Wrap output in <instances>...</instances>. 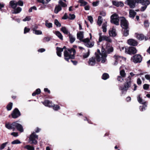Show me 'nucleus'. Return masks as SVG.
I'll return each mask as SVG.
<instances>
[{"mask_svg":"<svg viewBox=\"0 0 150 150\" xmlns=\"http://www.w3.org/2000/svg\"><path fill=\"white\" fill-rule=\"evenodd\" d=\"M97 52L98 53L96 54V53L97 61L99 62L101 60L102 63H104L106 60V58L107 56V55L106 53V51L103 48V47L102 46L101 53L100 52V50L98 49V50Z\"/></svg>","mask_w":150,"mask_h":150,"instance_id":"obj_1","label":"nucleus"},{"mask_svg":"<svg viewBox=\"0 0 150 150\" xmlns=\"http://www.w3.org/2000/svg\"><path fill=\"white\" fill-rule=\"evenodd\" d=\"M76 52L75 50L73 48L65 50L64 52V59L67 61H68L69 59H74Z\"/></svg>","mask_w":150,"mask_h":150,"instance_id":"obj_2","label":"nucleus"},{"mask_svg":"<svg viewBox=\"0 0 150 150\" xmlns=\"http://www.w3.org/2000/svg\"><path fill=\"white\" fill-rule=\"evenodd\" d=\"M131 78L129 76L126 79V82L124 83V86H121L119 87V89L122 91V93L125 92H126L131 86Z\"/></svg>","mask_w":150,"mask_h":150,"instance_id":"obj_3","label":"nucleus"},{"mask_svg":"<svg viewBox=\"0 0 150 150\" xmlns=\"http://www.w3.org/2000/svg\"><path fill=\"white\" fill-rule=\"evenodd\" d=\"M110 22L111 23L116 25H119V17L118 15L115 13L112 14L110 17Z\"/></svg>","mask_w":150,"mask_h":150,"instance_id":"obj_4","label":"nucleus"},{"mask_svg":"<svg viewBox=\"0 0 150 150\" xmlns=\"http://www.w3.org/2000/svg\"><path fill=\"white\" fill-rule=\"evenodd\" d=\"M42 103L46 106L51 107L53 106V109L55 110H57L60 109L59 106L57 105H54L51 102H50L48 100H45L43 102H42Z\"/></svg>","mask_w":150,"mask_h":150,"instance_id":"obj_5","label":"nucleus"},{"mask_svg":"<svg viewBox=\"0 0 150 150\" xmlns=\"http://www.w3.org/2000/svg\"><path fill=\"white\" fill-rule=\"evenodd\" d=\"M36 139H38V136L36 135L34 132H33L30 136L29 141L30 144H36L38 143L37 141L35 140Z\"/></svg>","mask_w":150,"mask_h":150,"instance_id":"obj_6","label":"nucleus"},{"mask_svg":"<svg viewBox=\"0 0 150 150\" xmlns=\"http://www.w3.org/2000/svg\"><path fill=\"white\" fill-rule=\"evenodd\" d=\"M137 50L135 47H130L125 48V52L129 54H134L137 52Z\"/></svg>","mask_w":150,"mask_h":150,"instance_id":"obj_7","label":"nucleus"},{"mask_svg":"<svg viewBox=\"0 0 150 150\" xmlns=\"http://www.w3.org/2000/svg\"><path fill=\"white\" fill-rule=\"evenodd\" d=\"M131 60L134 63H140L142 60L141 56L139 54H136L131 58Z\"/></svg>","mask_w":150,"mask_h":150,"instance_id":"obj_8","label":"nucleus"},{"mask_svg":"<svg viewBox=\"0 0 150 150\" xmlns=\"http://www.w3.org/2000/svg\"><path fill=\"white\" fill-rule=\"evenodd\" d=\"M121 27L124 29L128 28V22L124 17H122L121 20Z\"/></svg>","mask_w":150,"mask_h":150,"instance_id":"obj_9","label":"nucleus"},{"mask_svg":"<svg viewBox=\"0 0 150 150\" xmlns=\"http://www.w3.org/2000/svg\"><path fill=\"white\" fill-rule=\"evenodd\" d=\"M83 42L84 43L85 45L88 47H92L94 45V42H90L88 38L84 39Z\"/></svg>","mask_w":150,"mask_h":150,"instance_id":"obj_10","label":"nucleus"},{"mask_svg":"<svg viewBox=\"0 0 150 150\" xmlns=\"http://www.w3.org/2000/svg\"><path fill=\"white\" fill-rule=\"evenodd\" d=\"M113 58L114 59L115 61L113 63V65L115 66L117 65L118 62L120 61H121L123 59L122 57L117 54L115 55L114 56Z\"/></svg>","mask_w":150,"mask_h":150,"instance_id":"obj_11","label":"nucleus"},{"mask_svg":"<svg viewBox=\"0 0 150 150\" xmlns=\"http://www.w3.org/2000/svg\"><path fill=\"white\" fill-rule=\"evenodd\" d=\"M12 117L16 118L20 115V113L17 108H15L11 114Z\"/></svg>","mask_w":150,"mask_h":150,"instance_id":"obj_12","label":"nucleus"},{"mask_svg":"<svg viewBox=\"0 0 150 150\" xmlns=\"http://www.w3.org/2000/svg\"><path fill=\"white\" fill-rule=\"evenodd\" d=\"M12 125L14 126L15 128L16 127L18 131L21 132H22L23 131V129L22 126L21 124L17 123V122H15L13 123H12Z\"/></svg>","mask_w":150,"mask_h":150,"instance_id":"obj_13","label":"nucleus"},{"mask_svg":"<svg viewBox=\"0 0 150 150\" xmlns=\"http://www.w3.org/2000/svg\"><path fill=\"white\" fill-rule=\"evenodd\" d=\"M125 2L131 8H134L136 2L133 0L126 1Z\"/></svg>","mask_w":150,"mask_h":150,"instance_id":"obj_14","label":"nucleus"},{"mask_svg":"<svg viewBox=\"0 0 150 150\" xmlns=\"http://www.w3.org/2000/svg\"><path fill=\"white\" fill-rule=\"evenodd\" d=\"M128 44L129 45L136 46L137 45V42L135 40L130 39L127 40Z\"/></svg>","mask_w":150,"mask_h":150,"instance_id":"obj_15","label":"nucleus"},{"mask_svg":"<svg viewBox=\"0 0 150 150\" xmlns=\"http://www.w3.org/2000/svg\"><path fill=\"white\" fill-rule=\"evenodd\" d=\"M84 32L83 31H79L77 34V38L80 41L83 42Z\"/></svg>","mask_w":150,"mask_h":150,"instance_id":"obj_16","label":"nucleus"},{"mask_svg":"<svg viewBox=\"0 0 150 150\" xmlns=\"http://www.w3.org/2000/svg\"><path fill=\"white\" fill-rule=\"evenodd\" d=\"M106 51L107 53H109L113 51V47L110 45V44H107L106 47Z\"/></svg>","mask_w":150,"mask_h":150,"instance_id":"obj_17","label":"nucleus"},{"mask_svg":"<svg viewBox=\"0 0 150 150\" xmlns=\"http://www.w3.org/2000/svg\"><path fill=\"white\" fill-rule=\"evenodd\" d=\"M109 33L110 36L115 37L116 35V30L114 27L110 29Z\"/></svg>","mask_w":150,"mask_h":150,"instance_id":"obj_18","label":"nucleus"},{"mask_svg":"<svg viewBox=\"0 0 150 150\" xmlns=\"http://www.w3.org/2000/svg\"><path fill=\"white\" fill-rule=\"evenodd\" d=\"M113 4L117 7H122L124 6V4L121 1H112Z\"/></svg>","mask_w":150,"mask_h":150,"instance_id":"obj_19","label":"nucleus"},{"mask_svg":"<svg viewBox=\"0 0 150 150\" xmlns=\"http://www.w3.org/2000/svg\"><path fill=\"white\" fill-rule=\"evenodd\" d=\"M123 67H125V66L122 65L121 66L120 68V74L121 76L123 77H125L126 76V74L124 70V69H122Z\"/></svg>","mask_w":150,"mask_h":150,"instance_id":"obj_20","label":"nucleus"},{"mask_svg":"<svg viewBox=\"0 0 150 150\" xmlns=\"http://www.w3.org/2000/svg\"><path fill=\"white\" fill-rule=\"evenodd\" d=\"M135 36L137 39L140 40H144L145 38V36L142 34L136 33Z\"/></svg>","mask_w":150,"mask_h":150,"instance_id":"obj_21","label":"nucleus"},{"mask_svg":"<svg viewBox=\"0 0 150 150\" xmlns=\"http://www.w3.org/2000/svg\"><path fill=\"white\" fill-rule=\"evenodd\" d=\"M56 50L57 55L59 57H61L62 56L61 52L63 51V49L57 47H56Z\"/></svg>","mask_w":150,"mask_h":150,"instance_id":"obj_22","label":"nucleus"},{"mask_svg":"<svg viewBox=\"0 0 150 150\" xmlns=\"http://www.w3.org/2000/svg\"><path fill=\"white\" fill-rule=\"evenodd\" d=\"M10 5L13 9H15L17 6V3L14 1H11L10 2Z\"/></svg>","mask_w":150,"mask_h":150,"instance_id":"obj_23","label":"nucleus"},{"mask_svg":"<svg viewBox=\"0 0 150 150\" xmlns=\"http://www.w3.org/2000/svg\"><path fill=\"white\" fill-rule=\"evenodd\" d=\"M136 14V12L132 9H131L129 11V17L130 18H133Z\"/></svg>","mask_w":150,"mask_h":150,"instance_id":"obj_24","label":"nucleus"},{"mask_svg":"<svg viewBox=\"0 0 150 150\" xmlns=\"http://www.w3.org/2000/svg\"><path fill=\"white\" fill-rule=\"evenodd\" d=\"M89 64L91 66H93L95 64V58L92 57L90 58L89 61Z\"/></svg>","mask_w":150,"mask_h":150,"instance_id":"obj_25","label":"nucleus"},{"mask_svg":"<svg viewBox=\"0 0 150 150\" xmlns=\"http://www.w3.org/2000/svg\"><path fill=\"white\" fill-rule=\"evenodd\" d=\"M5 127L8 129H13V130L15 129V127L12 125V124L11 125L9 123H6L5 124Z\"/></svg>","mask_w":150,"mask_h":150,"instance_id":"obj_26","label":"nucleus"},{"mask_svg":"<svg viewBox=\"0 0 150 150\" xmlns=\"http://www.w3.org/2000/svg\"><path fill=\"white\" fill-rule=\"evenodd\" d=\"M62 9L61 6L60 5H57L56 6L54 10V13H57L59 12Z\"/></svg>","mask_w":150,"mask_h":150,"instance_id":"obj_27","label":"nucleus"},{"mask_svg":"<svg viewBox=\"0 0 150 150\" xmlns=\"http://www.w3.org/2000/svg\"><path fill=\"white\" fill-rule=\"evenodd\" d=\"M141 3L143 6H146L147 7V6L150 4V2L148 0H142Z\"/></svg>","mask_w":150,"mask_h":150,"instance_id":"obj_28","label":"nucleus"},{"mask_svg":"<svg viewBox=\"0 0 150 150\" xmlns=\"http://www.w3.org/2000/svg\"><path fill=\"white\" fill-rule=\"evenodd\" d=\"M24 147L28 150H35V148L34 146L29 145L25 146Z\"/></svg>","mask_w":150,"mask_h":150,"instance_id":"obj_29","label":"nucleus"},{"mask_svg":"<svg viewBox=\"0 0 150 150\" xmlns=\"http://www.w3.org/2000/svg\"><path fill=\"white\" fill-rule=\"evenodd\" d=\"M45 25L46 27L48 28H50L52 27V24L51 23H49L48 20L45 21Z\"/></svg>","mask_w":150,"mask_h":150,"instance_id":"obj_30","label":"nucleus"},{"mask_svg":"<svg viewBox=\"0 0 150 150\" xmlns=\"http://www.w3.org/2000/svg\"><path fill=\"white\" fill-rule=\"evenodd\" d=\"M107 22L104 23L102 25V27L103 29V32H106L107 31Z\"/></svg>","mask_w":150,"mask_h":150,"instance_id":"obj_31","label":"nucleus"},{"mask_svg":"<svg viewBox=\"0 0 150 150\" xmlns=\"http://www.w3.org/2000/svg\"><path fill=\"white\" fill-rule=\"evenodd\" d=\"M55 34L60 39L62 40H63V36L59 32L57 31L55 32Z\"/></svg>","mask_w":150,"mask_h":150,"instance_id":"obj_32","label":"nucleus"},{"mask_svg":"<svg viewBox=\"0 0 150 150\" xmlns=\"http://www.w3.org/2000/svg\"><path fill=\"white\" fill-rule=\"evenodd\" d=\"M22 10L21 8L18 7L14 9V11L12 12L13 13H19Z\"/></svg>","mask_w":150,"mask_h":150,"instance_id":"obj_33","label":"nucleus"},{"mask_svg":"<svg viewBox=\"0 0 150 150\" xmlns=\"http://www.w3.org/2000/svg\"><path fill=\"white\" fill-rule=\"evenodd\" d=\"M70 42L71 43H73L75 40V38L71 34H69V35Z\"/></svg>","mask_w":150,"mask_h":150,"instance_id":"obj_34","label":"nucleus"},{"mask_svg":"<svg viewBox=\"0 0 150 150\" xmlns=\"http://www.w3.org/2000/svg\"><path fill=\"white\" fill-rule=\"evenodd\" d=\"M103 22V19L100 16H99L98 18L97 23L98 25L100 26Z\"/></svg>","mask_w":150,"mask_h":150,"instance_id":"obj_35","label":"nucleus"},{"mask_svg":"<svg viewBox=\"0 0 150 150\" xmlns=\"http://www.w3.org/2000/svg\"><path fill=\"white\" fill-rule=\"evenodd\" d=\"M61 30L65 34H67L68 33V31L64 27H62Z\"/></svg>","mask_w":150,"mask_h":150,"instance_id":"obj_36","label":"nucleus"},{"mask_svg":"<svg viewBox=\"0 0 150 150\" xmlns=\"http://www.w3.org/2000/svg\"><path fill=\"white\" fill-rule=\"evenodd\" d=\"M137 100L139 103L142 104H144L145 103V102H144L142 99L140 98V95H139L137 96Z\"/></svg>","mask_w":150,"mask_h":150,"instance_id":"obj_37","label":"nucleus"},{"mask_svg":"<svg viewBox=\"0 0 150 150\" xmlns=\"http://www.w3.org/2000/svg\"><path fill=\"white\" fill-rule=\"evenodd\" d=\"M79 1L81 4L80 5L81 6H84L86 5L87 3L86 2L83 0H79Z\"/></svg>","mask_w":150,"mask_h":150,"instance_id":"obj_38","label":"nucleus"},{"mask_svg":"<svg viewBox=\"0 0 150 150\" xmlns=\"http://www.w3.org/2000/svg\"><path fill=\"white\" fill-rule=\"evenodd\" d=\"M109 77V76L108 74L107 73H104L102 76V78L103 79L105 80L108 78Z\"/></svg>","mask_w":150,"mask_h":150,"instance_id":"obj_39","label":"nucleus"},{"mask_svg":"<svg viewBox=\"0 0 150 150\" xmlns=\"http://www.w3.org/2000/svg\"><path fill=\"white\" fill-rule=\"evenodd\" d=\"M13 104L11 103H9L6 107L8 110H10L11 109L12 107Z\"/></svg>","mask_w":150,"mask_h":150,"instance_id":"obj_40","label":"nucleus"},{"mask_svg":"<svg viewBox=\"0 0 150 150\" xmlns=\"http://www.w3.org/2000/svg\"><path fill=\"white\" fill-rule=\"evenodd\" d=\"M90 54V51L88 50V52L86 53H84L83 54V57L84 58H87L89 56Z\"/></svg>","mask_w":150,"mask_h":150,"instance_id":"obj_41","label":"nucleus"},{"mask_svg":"<svg viewBox=\"0 0 150 150\" xmlns=\"http://www.w3.org/2000/svg\"><path fill=\"white\" fill-rule=\"evenodd\" d=\"M33 33L36 35H41L42 34V32L40 30H34L33 31Z\"/></svg>","mask_w":150,"mask_h":150,"instance_id":"obj_42","label":"nucleus"},{"mask_svg":"<svg viewBox=\"0 0 150 150\" xmlns=\"http://www.w3.org/2000/svg\"><path fill=\"white\" fill-rule=\"evenodd\" d=\"M8 142H6L1 144L0 146V150L3 149L6 146Z\"/></svg>","mask_w":150,"mask_h":150,"instance_id":"obj_43","label":"nucleus"},{"mask_svg":"<svg viewBox=\"0 0 150 150\" xmlns=\"http://www.w3.org/2000/svg\"><path fill=\"white\" fill-rule=\"evenodd\" d=\"M125 77H123L121 76H118L117 77V80L118 81L122 82L124 80V79Z\"/></svg>","mask_w":150,"mask_h":150,"instance_id":"obj_44","label":"nucleus"},{"mask_svg":"<svg viewBox=\"0 0 150 150\" xmlns=\"http://www.w3.org/2000/svg\"><path fill=\"white\" fill-rule=\"evenodd\" d=\"M123 35L125 36H128L129 35V30L127 29H124L123 32Z\"/></svg>","mask_w":150,"mask_h":150,"instance_id":"obj_45","label":"nucleus"},{"mask_svg":"<svg viewBox=\"0 0 150 150\" xmlns=\"http://www.w3.org/2000/svg\"><path fill=\"white\" fill-rule=\"evenodd\" d=\"M59 3L62 6V7H65L67 6V4L63 2L62 0H59Z\"/></svg>","mask_w":150,"mask_h":150,"instance_id":"obj_46","label":"nucleus"},{"mask_svg":"<svg viewBox=\"0 0 150 150\" xmlns=\"http://www.w3.org/2000/svg\"><path fill=\"white\" fill-rule=\"evenodd\" d=\"M21 143V142L18 139L14 140L11 142V144H19Z\"/></svg>","mask_w":150,"mask_h":150,"instance_id":"obj_47","label":"nucleus"},{"mask_svg":"<svg viewBox=\"0 0 150 150\" xmlns=\"http://www.w3.org/2000/svg\"><path fill=\"white\" fill-rule=\"evenodd\" d=\"M54 23L58 27H59L61 26V24L57 19H55L54 20Z\"/></svg>","mask_w":150,"mask_h":150,"instance_id":"obj_48","label":"nucleus"},{"mask_svg":"<svg viewBox=\"0 0 150 150\" xmlns=\"http://www.w3.org/2000/svg\"><path fill=\"white\" fill-rule=\"evenodd\" d=\"M51 39V38L48 37H45L43 39V41L44 42H46L49 41Z\"/></svg>","mask_w":150,"mask_h":150,"instance_id":"obj_49","label":"nucleus"},{"mask_svg":"<svg viewBox=\"0 0 150 150\" xmlns=\"http://www.w3.org/2000/svg\"><path fill=\"white\" fill-rule=\"evenodd\" d=\"M105 36V35H103L102 36H100V37H99L98 42H100L103 40H104Z\"/></svg>","mask_w":150,"mask_h":150,"instance_id":"obj_50","label":"nucleus"},{"mask_svg":"<svg viewBox=\"0 0 150 150\" xmlns=\"http://www.w3.org/2000/svg\"><path fill=\"white\" fill-rule=\"evenodd\" d=\"M149 84H145L143 85V88L144 90H147L149 88Z\"/></svg>","mask_w":150,"mask_h":150,"instance_id":"obj_51","label":"nucleus"},{"mask_svg":"<svg viewBox=\"0 0 150 150\" xmlns=\"http://www.w3.org/2000/svg\"><path fill=\"white\" fill-rule=\"evenodd\" d=\"M75 16L74 14H69V18L70 19H74L75 18Z\"/></svg>","mask_w":150,"mask_h":150,"instance_id":"obj_52","label":"nucleus"},{"mask_svg":"<svg viewBox=\"0 0 150 150\" xmlns=\"http://www.w3.org/2000/svg\"><path fill=\"white\" fill-rule=\"evenodd\" d=\"M31 19L30 16H27L24 19H23V21H29Z\"/></svg>","mask_w":150,"mask_h":150,"instance_id":"obj_53","label":"nucleus"},{"mask_svg":"<svg viewBox=\"0 0 150 150\" xmlns=\"http://www.w3.org/2000/svg\"><path fill=\"white\" fill-rule=\"evenodd\" d=\"M30 30V29L25 27L24 28V33L25 34L28 32Z\"/></svg>","mask_w":150,"mask_h":150,"instance_id":"obj_54","label":"nucleus"},{"mask_svg":"<svg viewBox=\"0 0 150 150\" xmlns=\"http://www.w3.org/2000/svg\"><path fill=\"white\" fill-rule=\"evenodd\" d=\"M17 5H18L19 6H22L23 5V3L22 1L20 0L17 2Z\"/></svg>","mask_w":150,"mask_h":150,"instance_id":"obj_55","label":"nucleus"},{"mask_svg":"<svg viewBox=\"0 0 150 150\" xmlns=\"http://www.w3.org/2000/svg\"><path fill=\"white\" fill-rule=\"evenodd\" d=\"M88 20L90 21L91 23H92L93 21V18L91 16H89L88 17Z\"/></svg>","mask_w":150,"mask_h":150,"instance_id":"obj_56","label":"nucleus"},{"mask_svg":"<svg viewBox=\"0 0 150 150\" xmlns=\"http://www.w3.org/2000/svg\"><path fill=\"white\" fill-rule=\"evenodd\" d=\"M100 15L103 16H105L106 15V13L105 11H101L100 13Z\"/></svg>","mask_w":150,"mask_h":150,"instance_id":"obj_57","label":"nucleus"},{"mask_svg":"<svg viewBox=\"0 0 150 150\" xmlns=\"http://www.w3.org/2000/svg\"><path fill=\"white\" fill-rule=\"evenodd\" d=\"M147 7L146 6H142L140 9L141 11H144L146 9Z\"/></svg>","mask_w":150,"mask_h":150,"instance_id":"obj_58","label":"nucleus"},{"mask_svg":"<svg viewBox=\"0 0 150 150\" xmlns=\"http://www.w3.org/2000/svg\"><path fill=\"white\" fill-rule=\"evenodd\" d=\"M99 3V1H98L93 2V6H96Z\"/></svg>","mask_w":150,"mask_h":150,"instance_id":"obj_59","label":"nucleus"},{"mask_svg":"<svg viewBox=\"0 0 150 150\" xmlns=\"http://www.w3.org/2000/svg\"><path fill=\"white\" fill-rule=\"evenodd\" d=\"M145 77L146 79L149 80L150 82V75H145Z\"/></svg>","mask_w":150,"mask_h":150,"instance_id":"obj_60","label":"nucleus"},{"mask_svg":"<svg viewBox=\"0 0 150 150\" xmlns=\"http://www.w3.org/2000/svg\"><path fill=\"white\" fill-rule=\"evenodd\" d=\"M11 134L15 137H16L18 136V133L17 132H12Z\"/></svg>","mask_w":150,"mask_h":150,"instance_id":"obj_61","label":"nucleus"},{"mask_svg":"<svg viewBox=\"0 0 150 150\" xmlns=\"http://www.w3.org/2000/svg\"><path fill=\"white\" fill-rule=\"evenodd\" d=\"M137 83L139 85H140L142 83V81L140 79L138 78L137 80Z\"/></svg>","mask_w":150,"mask_h":150,"instance_id":"obj_62","label":"nucleus"},{"mask_svg":"<svg viewBox=\"0 0 150 150\" xmlns=\"http://www.w3.org/2000/svg\"><path fill=\"white\" fill-rule=\"evenodd\" d=\"M146 107V106L144 105L140 107V109L141 110L143 111L145 109V108Z\"/></svg>","mask_w":150,"mask_h":150,"instance_id":"obj_63","label":"nucleus"},{"mask_svg":"<svg viewBox=\"0 0 150 150\" xmlns=\"http://www.w3.org/2000/svg\"><path fill=\"white\" fill-rule=\"evenodd\" d=\"M35 92L37 93V94H39L40 93V88L37 89Z\"/></svg>","mask_w":150,"mask_h":150,"instance_id":"obj_64","label":"nucleus"}]
</instances>
